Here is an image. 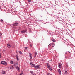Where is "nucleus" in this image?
Instances as JSON below:
<instances>
[{
	"label": "nucleus",
	"instance_id": "obj_39",
	"mask_svg": "<svg viewBox=\"0 0 75 75\" xmlns=\"http://www.w3.org/2000/svg\"><path fill=\"white\" fill-rule=\"evenodd\" d=\"M50 75H52V74H51Z\"/></svg>",
	"mask_w": 75,
	"mask_h": 75
},
{
	"label": "nucleus",
	"instance_id": "obj_24",
	"mask_svg": "<svg viewBox=\"0 0 75 75\" xmlns=\"http://www.w3.org/2000/svg\"><path fill=\"white\" fill-rule=\"evenodd\" d=\"M49 47H51V44L50 43L49 45H48Z\"/></svg>",
	"mask_w": 75,
	"mask_h": 75
},
{
	"label": "nucleus",
	"instance_id": "obj_20",
	"mask_svg": "<svg viewBox=\"0 0 75 75\" xmlns=\"http://www.w3.org/2000/svg\"><path fill=\"white\" fill-rule=\"evenodd\" d=\"M52 47H54V46H55V44L54 43H52Z\"/></svg>",
	"mask_w": 75,
	"mask_h": 75
},
{
	"label": "nucleus",
	"instance_id": "obj_23",
	"mask_svg": "<svg viewBox=\"0 0 75 75\" xmlns=\"http://www.w3.org/2000/svg\"><path fill=\"white\" fill-rule=\"evenodd\" d=\"M19 53L20 54H22V52L20 51L19 52Z\"/></svg>",
	"mask_w": 75,
	"mask_h": 75
},
{
	"label": "nucleus",
	"instance_id": "obj_28",
	"mask_svg": "<svg viewBox=\"0 0 75 75\" xmlns=\"http://www.w3.org/2000/svg\"><path fill=\"white\" fill-rule=\"evenodd\" d=\"M16 65H18V62H16Z\"/></svg>",
	"mask_w": 75,
	"mask_h": 75
},
{
	"label": "nucleus",
	"instance_id": "obj_9",
	"mask_svg": "<svg viewBox=\"0 0 75 75\" xmlns=\"http://www.w3.org/2000/svg\"><path fill=\"white\" fill-rule=\"evenodd\" d=\"M7 47H8V48H10L11 47V46L10 44H8L7 45Z\"/></svg>",
	"mask_w": 75,
	"mask_h": 75
},
{
	"label": "nucleus",
	"instance_id": "obj_17",
	"mask_svg": "<svg viewBox=\"0 0 75 75\" xmlns=\"http://www.w3.org/2000/svg\"><path fill=\"white\" fill-rule=\"evenodd\" d=\"M10 63H11V64H13L14 63V62L12 61H10Z\"/></svg>",
	"mask_w": 75,
	"mask_h": 75
},
{
	"label": "nucleus",
	"instance_id": "obj_13",
	"mask_svg": "<svg viewBox=\"0 0 75 75\" xmlns=\"http://www.w3.org/2000/svg\"><path fill=\"white\" fill-rule=\"evenodd\" d=\"M37 52H35V54H34V57L35 58L36 57V56H37Z\"/></svg>",
	"mask_w": 75,
	"mask_h": 75
},
{
	"label": "nucleus",
	"instance_id": "obj_34",
	"mask_svg": "<svg viewBox=\"0 0 75 75\" xmlns=\"http://www.w3.org/2000/svg\"><path fill=\"white\" fill-rule=\"evenodd\" d=\"M30 47H32V45H30Z\"/></svg>",
	"mask_w": 75,
	"mask_h": 75
},
{
	"label": "nucleus",
	"instance_id": "obj_30",
	"mask_svg": "<svg viewBox=\"0 0 75 75\" xmlns=\"http://www.w3.org/2000/svg\"><path fill=\"white\" fill-rule=\"evenodd\" d=\"M25 49H26V50H27V47H25Z\"/></svg>",
	"mask_w": 75,
	"mask_h": 75
},
{
	"label": "nucleus",
	"instance_id": "obj_33",
	"mask_svg": "<svg viewBox=\"0 0 75 75\" xmlns=\"http://www.w3.org/2000/svg\"><path fill=\"white\" fill-rule=\"evenodd\" d=\"M66 55H67V52H66L65 53V56H66Z\"/></svg>",
	"mask_w": 75,
	"mask_h": 75
},
{
	"label": "nucleus",
	"instance_id": "obj_36",
	"mask_svg": "<svg viewBox=\"0 0 75 75\" xmlns=\"http://www.w3.org/2000/svg\"><path fill=\"white\" fill-rule=\"evenodd\" d=\"M40 16H41V17H42V15H40Z\"/></svg>",
	"mask_w": 75,
	"mask_h": 75
},
{
	"label": "nucleus",
	"instance_id": "obj_5",
	"mask_svg": "<svg viewBox=\"0 0 75 75\" xmlns=\"http://www.w3.org/2000/svg\"><path fill=\"white\" fill-rule=\"evenodd\" d=\"M27 32V30H22L21 32V33L24 34V33H26Z\"/></svg>",
	"mask_w": 75,
	"mask_h": 75
},
{
	"label": "nucleus",
	"instance_id": "obj_29",
	"mask_svg": "<svg viewBox=\"0 0 75 75\" xmlns=\"http://www.w3.org/2000/svg\"><path fill=\"white\" fill-rule=\"evenodd\" d=\"M3 19H1V22H3Z\"/></svg>",
	"mask_w": 75,
	"mask_h": 75
},
{
	"label": "nucleus",
	"instance_id": "obj_38",
	"mask_svg": "<svg viewBox=\"0 0 75 75\" xmlns=\"http://www.w3.org/2000/svg\"><path fill=\"white\" fill-rule=\"evenodd\" d=\"M68 52H69V53H70V54L71 53V52H69V51H68Z\"/></svg>",
	"mask_w": 75,
	"mask_h": 75
},
{
	"label": "nucleus",
	"instance_id": "obj_35",
	"mask_svg": "<svg viewBox=\"0 0 75 75\" xmlns=\"http://www.w3.org/2000/svg\"><path fill=\"white\" fill-rule=\"evenodd\" d=\"M33 75H36V74H35V73H34Z\"/></svg>",
	"mask_w": 75,
	"mask_h": 75
},
{
	"label": "nucleus",
	"instance_id": "obj_12",
	"mask_svg": "<svg viewBox=\"0 0 75 75\" xmlns=\"http://www.w3.org/2000/svg\"><path fill=\"white\" fill-rule=\"evenodd\" d=\"M13 66H14V67L13 66H12V69H13V68H15V67H16V63H14V65Z\"/></svg>",
	"mask_w": 75,
	"mask_h": 75
},
{
	"label": "nucleus",
	"instance_id": "obj_21",
	"mask_svg": "<svg viewBox=\"0 0 75 75\" xmlns=\"http://www.w3.org/2000/svg\"><path fill=\"white\" fill-rule=\"evenodd\" d=\"M5 71H2V74H5Z\"/></svg>",
	"mask_w": 75,
	"mask_h": 75
},
{
	"label": "nucleus",
	"instance_id": "obj_4",
	"mask_svg": "<svg viewBox=\"0 0 75 75\" xmlns=\"http://www.w3.org/2000/svg\"><path fill=\"white\" fill-rule=\"evenodd\" d=\"M30 63L31 66V67H34V68L35 67V64H33V62H30Z\"/></svg>",
	"mask_w": 75,
	"mask_h": 75
},
{
	"label": "nucleus",
	"instance_id": "obj_11",
	"mask_svg": "<svg viewBox=\"0 0 75 75\" xmlns=\"http://www.w3.org/2000/svg\"><path fill=\"white\" fill-rule=\"evenodd\" d=\"M58 72H59V74H61V70H60V69H58Z\"/></svg>",
	"mask_w": 75,
	"mask_h": 75
},
{
	"label": "nucleus",
	"instance_id": "obj_25",
	"mask_svg": "<svg viewBox=\"0 0 75 75\" xmlns=\"http://www.w3.org/2000/svg\"><path fill=\"white\" fill-rule=\"evenodd\" d=\"M28 3H30L31 2V0H28Z\"/></svg>",
	"mask_w": 75,
	"mask_h": 75
},
{
	"label": "nucleus",
	"instance_id": "obj_31",
	"mask_svg": "<svg viewBox=\"0 0 75 75\" xmlns=\"http://www.w3.org/2000/svg\"><path fill=\"white\" fill-rule=\"evenodd\" d=\"M1 53H0V58H1Z\"/></svg>",
	"mask_w": 75,
	"mask_h": 75
},
{
	"label": "nucleus",
	"instance_id": "obj_3",
	"mask_svg": "<svg viewBox=\"0 0 75 75\" xmlns=\"http://www.w3.org/2000/svg\"><path fill=\"white\" fill-rule=\"evenodd\" d=\"M18 23H17V22H15L13 23L12 25H13V26H17V25H18Z\"/></svg>",
	"mask_w": 75,
	"mask_h": 75
},
{
	"label": "nucleus",
	"instance_id": "obj_6",
	"mask_svg": "<svg viewBox=\"0 0 75 75\" xmlns=\"http://www.w3.org/2000/svg\"><path fill=\"white\" fill-rule=\"evenodd\" d=\"M29 57H30V59L31 60V59H32V54H31V53H29Z\"/></svg>",
	"mask_w": 75,
	"mask_h": 75
},
{
	"label": "nucleus",
	"instance_id": "obj_14",
	"mask_svg": "<svg viewBox=\"0 0 75 75\" xmlns=\"http://www.w3.org/2000/svg\"><path fill=\"white\" fill-rule=\"evenodd\" d=\"M16 69H18V70H19L20 69V68H19V67H18V66H16Z\"/></svg>",
	"mask_w": 75,
	"mask_h": 75
},
{
	"label": "nucleus",
	"instance_id": "obj_1",
	"mask_svg": "<svg viewBox=\"0 0 75 75\" xmlns=\"http://www.w3.org/2000/svg\"><path fill=\"white\" fill-rule=\"evenodd\" d=\"M47 68H48L49 70H50V71H52V68L50 66V65L49 64L47 63Z\"/></svg>",
	"mask_w": 75,
	"mask_h": 75
},
{
	"label": "nucleus",
	"instance_id": "obj_16",
	"mask_svg": "<svg viewBox=\"0 0 75 75\" xmlns=\"http://www.w3.org/2000/svg\"><path fill=\"white\" fill-rule=\"evenodd\" d=\"M52 41L53 42H55V40L54 39H52Z\"/></svg>",
	"mask_w": 75,
	"mask_h": 75
},
{
	"label": "nucleus",
	"instance_id": "obj_19",
	"mask_svg": "<svg viewBox=\"0 0 75 75\" xmlns=\"http://www.w3.org/2000/svg\"><path fill=\"white\" fill-rule=\"evenodd\" d=\"M31 31H32V30H31V29H30V30L29 31V33H31Z\"/></svg>",
	"mask_w": 75,
	"mask_h": 75
},
{
	"label": "nucleus",
	"instance_id": "obj_22",
	"mask_svg": "<svg viewBox=\"0 0 75 75\" xmlns=\"http://www.w3.org/2000/svg\"><path fill=\"white\" fill-rule=\"evenodd\" d=\"M30 73H31L32 74H33V71H30Z\"/></svg>",
	"mask_w": 75,
	"mask_h": 75
},
{
	"label": "nucleus",
	"instance_id": "obj_7",
	"mask_svg": "<svg viewBox=\"0 0 75 75\" xmlns=\"http://www.w3.org/2000/svg\"><path fill=\"white\" fill-rule=\"evenodd\" d=\"M58 66L59 68H62V64L61 63H59Z\"/></svg>",
	"mask_w": 75,
	"mask_h": 75
},
{
	"label": "nucleus",
	"instance_id": "obj_15",
	"mask_svg": "<svg viewBox=\"0 0 75 75\" xmlns=\"http://www.w3.org/2000/svg\"><path fill=\"white\" fill-rule=\"evenodd\" d=\"M9 69H12V66H10L8 67Z\"/></svg>",
	"mask_w": 75,
	"mask_h": 75
},
{
	"label": "nucleus",
	"instance_id": "obj_32",
	"mask_svg": "<svg viewBox=\"0 0 75 75\" xmlns=\"http://www.w3.org/2000/svg\"><path fill=\"white\" fill-rule=\"evenodd\" d=\"M47 75H50V73H47Z\"/></svg>",
	"mask_w": 75,
	"mask_h": 75
},
{
	"label": "nucleus",
	"instance_id": "obj_10",
	"mask_svg": "<svg viewBox=\"0 0 75 75\" xmlns=\"http://www.w3.org/2000/svg\"><path fill=\"white\" fill-rule=\"evenodd\" d=\"M16 58L17 59V61H19V59L18 58V55H16Z\"/></svg>",
	"mask_w": 75,
	"mask_h": 75
},
{
	"label": "nucleus",
	"instance_id": "obj_27",
	"mask_svg": "<svg viewBox=\"0 0 75 75\" xmlns=\"http://www.w3.org/2000/svg\"><path fill=\"white\" fill-rule=\"evenodd\" d=\"M2 35V34L1 33H0V36H1Z\"/></svg>",
	"mask_w": 75,
	"mask_h": 75
},
{
	"label": "nucleus",
	"instance_id": "obj_40",
	"mask_svg": "<svg viewBox=\"0 0 75 75\" xmlns=\"http://www.w3.org/2000/svg\"><path fill=\"white\" fill-rule=\"evenodd\" d=\"M65 58H67V57H65Z\"/></svg>",
	"mask_w": 75,
	"mask_h": 75
},
{
	"label": "nucleus",
	"instance_id": "obj_18",
	"mask_svg": "<svg viewBox=\"0 0 75 75\" xmlns=\"http://www.w3.org/2000/svg\"><path fill=\"white\" fill-rule=\"evenodd\" d=\"M67 73H68V71H66L64 73V74H65V75H67Z\"/></svg>",
	"mask_w": 75,
	"mask_h": 75
},
{
	"label": "nucleus",
	"instance_id": "obj_8",
	"mask_svg": "<svg viewBox=\"0 0 75 75\" xmlns=\"http://www.w3.org/2000/svg\"><path fill=\"white\" fill-rule=\"evenodd\" d=\"M40 67V66L39 65H36V66L35 67V68L36 69H37L38 68H39Z\"/></svg>",
	"mask_w": 75,
	"mask_h": 75
},
{
	"label": "nucleus",
	"instance_id": "obj_2",
	"mask_svg": "<svg viewBox=\"0 0 75 75\" xmlns=\"http://www.w3.org/2000/svg\"><path fill=\"white\" fill-rule=\"evenodd\" d=\"M1 64H2L4 65H7V62H6L5 61H1Z\"/></svg>",
	"mask_w": 75,
	"mask_h": 75
},
{
	"label": "nucleus",
	"instance_id": "obj_26",
	"mask_svg": "<svg viewBox=\"0 0 75 75\" xmlns=\"http://www.w3.org/2000/svg\"><path fill=\"white\" fill-rule=\"evenodd\" d=\"M6 51V50L4 49L3 50V52H5V51Z\"/></svg>",
	"mask_w": 75,
	"mask_h": 75
},
{
	"label": "nucleus",
	"instance_id": "obj_37",
	"mask_svg": "<svg viewBox=\"0 0 75 75\" xmlns=\"http://www.w3.org/2000/svg\"><path fill=\"white\" fill-rule=\"evenodd\" d=\"M16 53H17V54H18V52L17 51V52H16Z\"/></svg>",
	"mask_w": 75,
	"mask_h": 75
}]
</instances>
